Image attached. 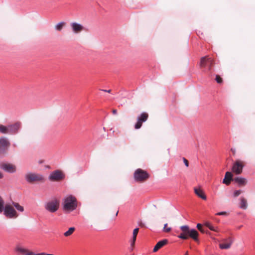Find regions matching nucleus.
I'll list each match as a JSON object with an SVG mask.
<instances>
[{"instance_id": "nucleus-1", "label": "nucleus", "mask_w": 255, "mask_h": 255, "mask_svg": "<svg viewBox=\"0 0 255 255\" xmlns=\"http://www.w3.org/2000/svg\"><path fill=\"white\" fill-rule=\"evenodd\" d=\"M180 228L181 233L178 236V238L183 240L191 238L196 242H199V234L195 229H190L187 225L182 226Z\"/></svg>"}, {"instance_id": "nucleus-2", "label": "nucleus", "mask_w": 255, "mask_h": 255, "mask_svg": "<svg viewBox=\"0 0 255 255\" xmlns=\"http://www.w3.org/2000/svg\"><path fill=\"white\" fill-rule=\"evenodd\" d=\"M14 207L18 211L22 212L24 211V208L20 205L18 203L12 202V204H7L4 208V215L5 217L10 219H15L18 217V214L14 209Z\"/></svg>"}, {"instance_id": "nucleus-3", "label": "nucleus", "mask_w": 255, "mask_h": 255, "mask_svg": "<svg viewBox=\"0 0 255 255\" xmlns=\"http://www.w3.org/2000/svg\"><path fill=\"white\" fill-rule=\"evenodd\" d=\"M62 206L64 211L71 212L77 207V199L74 196L69 195L63 199Z\"/></svg>"}, {"instance_id": "nucleus-4", "label": "nucleus", "mask_w": 255, "mask_h": 255, "mask_svg": "<svg viewBox=\"0 0 255 255\" xmlns=\"http://www.w3.org/2000/svg\"><path fill=\"white\" fill-rule=\"evenodd\" d=\"M59 200L56 198H53L45 204L44 208L50 213H55L59 209Z\"/></svg>"}, {"instance_id": "nucleus-5", "label": "nucleus", "mask_w": 255, "mask_h": 255, "mask_svg": "<svg viewBox=\"0 0 255 255\" xmlns=\"http://www.w3.org/2000/svg\"><path fill=\"white\" fill-rule=\"evenodd\" d=\"M133 177L135 181L142 183L149 178V175L147 171L141 168H138L134 171Z\"/></svg>"}, {"instance_id": "nucleus-6", "label": "nucleus", "mask_w": 255, "mask_h": 255, "mask_svg": "<svg viewBox=\"0 0 255 255\" xmlns=\"http://www.w3.org/2000/svg\"><path fill=\"white\" fill-rule=\"evenodd\" d=\"M25 178L29 183H33L36 182H43L45 181L44 177L42 175L29 172L25 174Z\"/></svg>"}, {"instance_id": "nucleus-7", "label": "nucleus", "mask_w": 255, "mask_h": 255, "mask_svg": "<svg viewBox=\"0 0 255 255\" xmlns=\"http://www.w3.org/2000/svg\"><path fill=\"white\" fill-rule=\"evenodd\" d=\"M214 65V60L207 56L201 58L200 65L202 68L206 67L208 71H211Z\"/></svg>"}, {"instance_id": "nucleus-8", "label": "nucleus", "mask_w": 255, "mask_h": 255, "mask_svg": "<svg viewBox=\"0 0 255 255\" xmlns=\"http://www.w3.org/2000/svg\"><path fill=\"white\" fill-rule=\"evenodd\" d=\"M245 165V161L239 159L236 160L233 165L232 168V172L237 175L241 174Z\"/></svg>"}, {"instance_id": "nucleus-9", "label": "nucleus", "mask_w": 255, "mask_h": 255, "mask_svg": "<svg viewBox=\"0 0 255 255\" xmlns=\"http://www.w3.org/2000/svg\"><path fill=\"white\" fill-rule=\"evenodd\" d=\"M0 168L10 173H13L16 172V167L15 165L6 162H0Z\"/></svg>"}, {"instance_id": "nucleus-10", "label": "nucleus", "mask_w": 255, "mask_h": 255, "mask_svg": "<svg viewBox=\"0 0 255 255\" xmlns=\"http://www.w3.org/2000/svg\"><path fill=\"white\" fill-rule=\"evenodd\" d=\"M148 118V114L146 112L142 113L137 118V122L134 125V128L136 129L140 128L143 122H146Z\"/></svg>"}, {"instance_id": "nucleus-11", "label": "nucleus", "mask_w": 255, "mask_h": 255, "mask_svg": "<svg viewBox=\"0 0 255 255\" xmlns=\"http://www.w3.org/2000/svg\"><path fill=\"white\" fill-rule=\"evenodd\" d=\"M64 174L60 170H55L51 173L49 176V179L52 181H58L64 178Z\"/></svg>"}, {"instance_id": "nucleus-12", "label": "nucleus", "mask_w": 255, "mask_h": 255, "mask_svg": "<svg viewBox=\"0 0 255 255\" xmlns=\"http://www.w3.org/2000/svg\"><path fill=\"white\" fill-rule=\"evenodd\" d=\"M10 145L9 142L5 138H0V154H4Z\"/></svg>"}, {"instance_id": "nucleus-13", "label": "nucleus", "mask_w": 255, "mask_h": 255, "mask_svg": "<svg viewBox=\"0 0 255 255\" xmlns=\"http://www.w3.org/2000/svg\"><path fill=\"white\" fill-rule=\"evenodd\" d=\"M223 243L219 244V247L221 249H229L231 248L233 243L234 240L231 237L224 239L222 240Z\"/></svg>"}, {"instance_id": "nucleus-14", "label": "nucleus", "mask_w": 255, "mask_h": 255, "mask_svg": "<svg viewBox=\"0 0 255 255\" xmlns=\"http://www.w3.org/2000/svg\"><path fill=\"white\" fill-rule=\"evenodd\" d=\"M70 26L75 34H78L85 30V27L82 24L76 22L71 23Z\"/></svg>"}, {"instance_id": "nucleus-15", "label": "nucleus", "mask_w": 255, "mask_h": 255, "mask_svg": "<svg viewBox=\"0 0 255 255\" xmlns=\"http://www.w3.org/2000/svg\"><path fill=\"white\" fill-rule=\"evenodd\" d=\"M7 127V134H13L17 133L20 127V124L16 123L12 125H9Z\"/></svg>"}, {"instance_id": "nucleus-16", "label": "nucleus", "mask_w": 255, "mask_h": 255, "mask_svg": "<svg viewBox=\"0 0 255 255\" xmlns=\"http://www.w3.org/2000/svg\"><path fill=\"white\" fill-rule=\"evenodd\" d=\"M168 240L164 239L158 242L153 248V252L155 253L157 252L160 249L162 248L164 246L168 243Z\"/></svg>"}, {"instance_id": "nucleus-17", "label": "nucleus", "mask_w": 255, "mask_h": 255, "mask_svg": "<svg viewBox=\"0 0 255 255\" xmlns=\"http://www.w3.org/2000/svg\"><path fill=\"white\" fill-rule=\"evenodd\" d=\"M233 180V174L230 172H227L225 173L224 179H223V183L224 184H226L227 185H229L231 181Z\"/></svg>"}, {"instance_id": "nucleus-18", "label": "nucleus", "mask_w": 255, "mask_h": 255, "mask_svg": "<svg viewBox=\"0 0 255 255\" xmlns=\"http://www.w3.org/2000/svg\"><path fill=\"white\" fill-rule=\"evenodd\" d=\"M233 181H234L235 183H237L240 186H244L247 183V180L246 178L240 177L234 178L233 179Z\"/></svg>"}, {"instance_id": "nucleus-19", "label": "nucleus", "mask_w": 255, "mask_h": 255, "mask_svg": "<svg viewBox=\"0 0 255 255\" xmlns=\"http://www.w3.org/2000/svg\"><path fill=\"white\" fill-rule=\"evenodd\" d=\"M195 193L200 198L202 199L203 200H206L207 197L205 195L204 192L200 188H194V189Z\"/></svg>"}, {"instance_id": "nucleus-20", "label": "nucleus", "mask_w": 255, "mask_h": 255, "mask_svg": "<svg viewBox=\"0 0 255 255\" xmlns=\"http://www.w3.org/2000/svg\"><path fill=\"white\" fill-rule=\"evenodd\" d=\"M66 23L65 22L61 21L54 25V29L56 31H61L65 26Z\"/></svg>"}, {"instance_id": "nucleus-21", "label": "nucleus", "mask_w": 255, "mask_h": 255, "mask_svg": "<svg viewBox=\"0 0 255 255\" xmlns=\"http://www.w3.org/2000/svg\"><path fill=\"white\" fill-rule=\"evenodd\" d=\"M138 231H139L138 228H135V229L133 230V235H132V239L130 243V246L132 248L134 247V246L135 245V242L136 241V236L138 234Z\"/></svg>"}, {"instance_id": "nucleus-22", "label": "nucleus", "mask_w": 255, "mask_h": 255, "mask_svg": "<svg viewBox=\"0 0 255 255\" xmlns=\"http://www.w3.org/2000/svg\"><path fill=\"white\" fill-rule=\"evenodd\" d=\"M240 207L243 209H246L248 207L247 201L244 197H241L240 199Z\"/></svg>"}, {"instance_id": "nucleus-23", "label": "nucleus", "mask_w": 255, "mask_h": 255, "mask_svg": "<svg viewBox=\"0 0 255 255\" xmlns=\"http://www.w3.org/2000/svg\"><path fill=\"white\" fill-rule=\"evenodd\" d=\"M75 231V228L74 227H71L68 229L67 231L64 233V236L66 237H69L71 236Z\"/></svg>"}, {"instance_id": "nucleus-24", "label": "nucleus", "mask_w": 255, "mask_h": 255, "mask_svg": "<svg viewBox=\"0 0 255 255\" xmlns=\"http://www.w3.org/2000/svg\"><path fill=\"white\" fill-rule=\"evenodd\" d=\"M0 133L2 134H7V127L0 124Z\"/></svg>"}, {"instance_id": "nucleus-25", "label": "nucleus", "mask_w": 255, "mask_h": 255, "mask_svg": "<svg viewBox=\"0 0 255 255\" xmlns=\"http://www.w3.org/2000/svg\"><path fill=\"white\" fill-rule=\"evenodd\" d=\"M4 201L2 198L0 196V213L4 210Z\"/></svg>"}, {"instance_id": "nucleus-26", "label": "nucleus", "mask_w": 255, "mask_h": 255, "mask_svg": "<svg viewBox=\"0 0 255 255\" xmlns=\"http://www.w3.org/2000/svg\"><path fill=\"white\" fill-rule=\"evenodd\" d=\"M205 226L207 227L210 230L217 232V230L215 229V228L211 225L209 223H206L205 224Z\"/></svg>"}, {"instance_id": "nucleus-27", "label": "nucleus", "mask_w": 255, "mask_h": 255, "mask_svg": "<svg viewBox=\"0 0 255 255\" xmlns=\"http://www.w3.org/2000/svg\"><path fill=\"white\" fill-rule=\"evenodd\" d=\"M171 230V228L170 227H167V224H165L163 229V232L165 233H169Z\"/></svg>"}, {"instance_id": "nucleus-28", "label": "nucleus", "mask_w": 255, "mask_h": 255, "mask_svg": "<svg viewBox=\"0 0 255 255\" xmlns=\"http://www.w3.org/2000/svg\"><path fill=\"white\" fill-rule=\"evenodd\" d=\"M197 228L198 230H199L202 233H205V231H204V229L202 227V225L200 224H198L197 225Z\"/></svg>"}, {"instance_id": "nucleus-29", "label": "nucleus", "mask_w": 255, "mask_h": 255, "mask_svg": "<svg viewBox=\"0 0 255 255\" xmlns=\"http://www.w3.org/2000/svg\"><path fill=\"white\" fill-rule=\"evenodd\" d=\"M242 192V191L241 190L235 191L234 193V197H238L241 194Z\"/></svg>"}, {"instance_id": "nucleus-30", "label": "nucleus", "mask_w": 255, "mask_h": 255, "mask_svg": "<svg viewBox=\"0 0 255 255\" xmlns=\"http://www.w3.org/2000/svg\"><path fill=\"white\" fill-rule=\"evenodd\" d=\"M216 80L218 83H221L222 82V79L218 75H216Z\"/></svg>"}, {"instance_id": "nucleus-31", "label": "nucleus", "mask_w": 255, "mask_h": 255, "mask_svg": "<svg viewBox=\"0 0 255 255\" xmlns=\"http://www.w3.org/2000/svg\"><path fill=\"white\" fill-rule=\"evenodd\" d=\"M217 215H224V216H227L228 215V213L226 212H218L216 214Z\"/></svg>"}, {"instance_id": "nucleus-32", "label": "nucleus", "mask_w": 255, "mask_h": 255, "mask_svg": "<svg viewBox=\"0 0 255 255\" xmlns=\"http://www.w3.org/2000/svg\"><path fill=\"white\" fill-rule=\"evenodd\" d=\"M183 162H184L185 165H186V166L188 167L189 166L188 161L184 157L183 158Z\"/></svg>"}, {"instance_id": "nucleus-33", "label": "nucleus", "mask_w": 255, "mask_h": 255, "mask_svg": "<svg viewBox=\"0 0 255 255\" xmlns=\"http://www.w3.org/2000/svg\"><path fill=\"white\" fill-rule=\"evenodd\" d=\"M112 113L114 115H116L117 114V111L116 109H113L112 111Z\"/></svg>"}, {"instance_id": "nucleus-34", "label": "nucleus", "mask_w": 255, "mask_h": 255, "mask_svg": "<svg viewBox=\"0 0 255 255\" xmlns=\"http://www.w3.org/2000/svg\"><path fill=\"white\" fill-rule=\"evenodd\" d=\"M103 91L104 92H108L109 93H111V90H103Z\"/></svg>"}, {"instance_id": "nucleus-35", "label": "nucleus", "mask_w": 255, "mask_h": 255, "mask_svg": "<svg viewBox=\"0 0 255 255\" xmlns=\"http://www.w3.org/2000/svg\"><path fill=\"white\" fill-rule=\"evenodd\" d=\"M3 178V174L1 172H0V179H1Z\"/></svg>"}, {"instance_id": "nucleus-36", "label": "nucleus", "mask_w": 255, "mask_h": 255, "mask_svg": "<svg viewBox=\"0 0 255 255\" xmlns=\"http://www.w3.org/2000/svg\"><path fill=\"white\" fill-rule=\"evenodd\" d=\"M139 225H140V227H144V225L142 223H140Z\"/></svg>"}, {"instance_id": "nucleus-37", "label": "nucleus", "mask_w": 255, "mask_h": 255, "mask_svg": "<svg viewBox=\"0 0 255 255\" xmlns=\"http://www.w3.org/2000/svg\"><path fill=\"white\" fill-rule=\"evenodd\" d=\"M188 255V251H187V252L185 253V255Z\"/></svg>"}, {"instance_id": "nucleus-38", "label": "nucleus", "mask_w": 255, "mask_h": 255, "mask_svg": "<svg viewBox=\"0 0 255 255\" xmlns=\"http://www.w3.org/2000/svg\"><path fill=\"white\" fill-rule=\"evenodd\" d=\"M242 227V226H241L239 227V228H239V229H240Z\"/></svg>"}, {"instance_id": "nucleus-39", "label": "nucleus", "mask_w": 255, "mask_h": 255, "mask_svg": "<svg viewBox=\"0 0 255 255\" xmlns=\"http://www.w3.org/2000/svg\"><path fill=\"white\" fill-rule=\"evenodd\" d=\"M41 163H43V160H41Z\"/></svg>"}]
</instances>
